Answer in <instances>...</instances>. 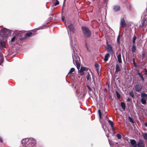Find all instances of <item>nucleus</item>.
Here are the masks:
<instances>
[{"mask_svg": "<svg viewBox=\"0 0 147 147\" xmlns=\"http://www.w3.org/2000/svg\"><path fill=\"white\" fill-rule=\"evenodd\" d=\"M22 143L24 147H34L36 144L35 140L33 138L23 139Z\"/></svg>", "mask_w": 147, "mask_h": 147, "instance_id": "nucleus-1", "label": "nucleus"}, {"mask_svg": "<svg viewBox=\"0 0 147 147\" xmlns=\"http://www.w3.org/2000/svg\"><path fill=\"white\" fill-rule=\"evenodd\" d=\"M82 29L85 38H88L90 36L91 32L89 28L85 26H82Z\"/></svg>", "mask_w": 147, "mask_h": 147, "instance_id": "nucleus-2", "label": "nucleus"}, {"mask_svg": "<svg viewBox=\"0 0 147 147\" xmlns=\"http://www.w3.org/2000/svg\"><path fill=\"white\" fill-rule=\"evenodd\" d=\"M75 63L76 65V67L78 69H79L80 68V58L78 56H76L75 57Z\"/></svg>", "mask_w": 147, "mask_h": 147, "instance_id": "nucleus-3", "label": "nucleus"}, {"mask_svg": "<svg viewBox=\"0 0 147 147\" xmlns=\"http://www.w3.org/2000/svg\"><path fill=\"white\" fill-rule=\"evenodd\" d=\"M34 35H35V34L34 33H33L31 32H28V33L24 35V37H25L24 38H19V39L20 40H21L24 39H25L27 37H30L32 36H34Z\"/></svg>", "mask_w": 147, "mask_h": 147, "instance_id": "nucleus-4", "label": "nucleus"}, {"mask_svg": "<svg viewBox=\"0 0 147 147\" xmlns=\"http://www.w3.org/2000/svg\"><path fill=\"white\" fill-rule=\"evenodd\" d=\"M134 87L135 90L137 92H139L142 90V87L140 84H136L134 85Z\"/></svg>", "mask_w": 147, "mask_h": 147, "instance_id": "nucleus-5", "label": "nucleus"}, {"mask_svg": "<svg viewBox=\"0 0 147 147\" xmlns=\"http://www.w3.org/2000/svg\"><path fill=\"white\" fill-rule=\"evenodd\" d=\"M122 66L121 64H117L116 66V70L115 73H117L118 72L121 71Z\"/></svg>", "mask_w": 147, "mask_h": 147, "instance_id": "nucleus-6", "label": "nucleus"}, {"mask_svg": "<svg viewBox=\"0 0 147 147\" xmlns=\"http://www.w3.org/2000/svg\"><path fill=\"white\" fill-rule=\"evenodd\" d=\"M120 24L121 26V27L123 28H124L126 26V24L124 18H123L121 19Z\"/></svg>", "mask_w": 147, "mask_h": 147, "instance_id": "nucleus-7", "label": "nucleus"}, {"mask_svg": "<svg viewBox=\"0 0 147 147\" xmlns=\"http://www.w3.org/2000/svg\"><path fill=\"white\" fill-rule=\"evenodd\" d=\"M107 50L108 52L110 53L111 54H113V49L111 45H107Z\"/></svg>", "mask_w": 147, "mask_h": 147, "instance_id": "nucleus-8", "label": "nucleus"}, {"mask_svg": "<svg viewBox=\"0 0 147 147\" xmlns=\"http://www.w3.org/2000/svg\"><path fill=\"white\" fill-rule=\"evenodd\" d=\"M138 147H144L143 141L141 140H139L137 144V146Z\"/></svg>", "mask_w": 147, "mask_h": 147, "instance_id": "nucleus-9", "label": "nucleus"}, {"mask_svg": "<svg viewBox=\"0 0 147 147\" xmlns=\"http://www.w3.org/2000/svg\"><path fill=\"white\" fill-rule=\"evenodd\" d=\"M130 142L132 147H137L136 142L135 140H130Z\"/></svg>", "mask_w": 147, "mask_h": 147, "instance_id": "nucleus-10", "label": "nucleus"}, {"mask_svg": "<svg viewBox=\"0 0 147 147\" xmlns=\"http://www.w3.org/2000/svg\"><path fill=\"white\" fill-rule=\"evenodd\" d=\"M113 10L115 11H119L120 10V7L119 5H114L113 7Z\"/></svg>", "mask_w": 147, "mask_h": 147, "instance_id": "nucleus-11", "label": "nucleus"}, {"mask_svg": "<svg viewBox=\"0 0 147 147\" xmlns=\"http://www.w3.org/2000/svg\"><path fill=\"white\" fill-rule=\"evenodd\" d=\"M68 28L70 31L73 32L74 31V27L73 24H70L68 26Z\"/></svg>", "mask_w": 147, "mask_h": 147, "instance_id": "nucleus-12", "label": "nucleus"}, {"mask_svg": "<svg viewBox=\"0 0 147 147\" xmlns=\"http://www.w3.org/2000/svg\"><path fill=\"white\" fill-rule=\"evenodd\" d=\"M136 48L135 44H133L132 47L131 48V51L132 53H136Z\"/></svg>", "mask_w": 147, "mask_h": 147, "instance_id": "nucleus-13", "label": "nucleus"}, {"mask_svg": "<svg viewBox=\"0 0 147 147\" xmlns=\"http://www.w3.org/2000/svg\"><path fill=\"white\" fill-rule=\"evenodd\" d=\"M117 58L119 62V63H121L122 62L121 59V55L120 53L117 56Z\"/></svg>", "mask_w": 147, "mask_h": 147, "instance_id": "nucleus-14", "label": "nucleus"}, {"mask_svg": "<svg viewBox=\"0 0 147 147\" xmlns=\"http://www.w3.org/2000/svg\"><path fill=\"white\" fill-rule=\"evenodd\" d=\"M110 55L109 53H107L105 55V58L104 59V61H107L108 60V58L109 57Z\"/></svg>", "mask_w": 147, "mask_h": 147, "instance_id": "nucleus-15", "label": "nucleus"}, {"mask_svg": "<svg viewBox=\"0 0 147 147\" xmlns=\"http://www.w3.org/2000/svg\"><path fill=\"white\" fill-rule=\"evenodd\" d=\"M142 59H147V53H142Z\"/></svg>", "mask_w": 147, "mask_h": 147, "instance_id": "nucleus-16", "label": "nucleus"}, {"mask_svg": "<svg viewBox=\"0 0 147 147\" xmlns=\"http://www.w3.org/2000/svg\"><path fill=\"white\" fill-rule=\"evenodd\" d=\"M120 105L123 110H125V103L124 102H121Z\"/></svg>", "mask_w": 147, "mask_h": 147, "instance_id": "nucleus-17", "label": "nucleus"}, {"mask_svg": "<svg viewBox=\"0 0 147 147\" xmlns=\"http://www.w3.org/2000/svg\"><path fill=\"white\" fill-rule=\"evenodd\" d=\"M141 96L142 98H147V94L144 92L141 94Z\"/></svg>", "mask_w": 147, "mask_h": 147, "instance_id": "nucleus-18", "label": "nucleus"}, {"mask_svg": "<svg viewBox=\"0 0 147 147\" xmlns=\"http://www.w3.org/2000/svg\"><path fill=\"white\" fill-rule=\"evenodd\" d=\"M141 102L144 105L146 104V100L143 98H141Z\"/></svg>", "mask_w": 147, "mask_h": 147, "instance_id": "nucleus-19", "label": "nucleus"}, {"mask_svg": "<svg viewBox=\"0 0 147 147\" xmlns=\"http://www.w3.org/2000/svg\"><path fill=\"white\" fill-rule=\"evenodd\" d=\"M108 122L110 124V125L111 126V127H113V126H114L113 123L112 121H111L110 120H109Z\"/></svg>", "mask_w": 147, "mask_h": 147, "instance_id": "nucleus-20", "label": "nucleus"}, {"mask_svg": "<svg viewBox=\"0 0 147 147\" xmlns=\"http://www.w3.org/2000/svg\"><path fill=\"white\" fill-rule=\"evenodd\" d=\"M85 67H81L80 69V70L79 69H78L79 72H82L84 71L85 70Z\"/></svg>", "mask_w": 147, "mask_h": 147, "instance_id": "nucleus-21", "label": "nucleus"}, {"mask_svg": "<svg viewBox=\"0 0 147 147\" xmlns=\"http://www.w3.org/2000/svg\"><path fill=\"white\" fill-rule=\"evenodd\" d=\"M136 39V37L135 36V35H134L133 38H132V42L133 44H135V40Z\"/></svg>", "mask_w": 147, "mask_h": 147, "instance_id": "nucleus-22", "label": "nucleus"}, {"mask_svg": "<svg viewBox=\"0 0 147 147\" xmlns=\"http://www.w3.org/2000/svg\"><path fill=\"white\" fill-rule=\"evenodd\" d=\"M75 69L74 68H71L70 70L69 71V72L68 73V75L69 74H70L71 73H72L74 71H75Z\"/></svg>", "mask_w": 147, "mask_h": 147, "instance_id": "nucleus-23", "label": "nucleus"}, {"mask_svg": "<svg viewBox=\"0 0 147 147\" xmlns=\"http://www.w3.org/2000/svg\"><path fill=\"white\" fill-rule=\"evenodd\" d=\"M3 61V58L2 56H0V65L2 63Z\"/></svg>", "mask_w": 147, "mask_h": 147, "instance_id": "nucleus-24", "label": "nucleus"}, {"mask_svg": "<svg viewBox=\"0 0 147 147\" xmlns=\"http://www.w3.org/2000/svg\"><path fill=\"white\" fill-rule=\"evenodd\" d=\"M116 93L117 98L119 99L121 97L120 94L117 91H116Z\"/></svg>", "mask_w": 147, "mask_h": 147, "instance_id": "nucleus-25", "label": "nucleus"}, {"mask_svg": "<svg viewBox=\"0 0 147 147\" xmlns=\"http://www.w3.org/2000/svg\"><path fill=\"white\" fill-rule=\"evenodd\" d=\"M86 77L87 81L89 80L90 79V75L89 73L88 74Z\"/></svg>", "mask_w": 147, "mask_h": 147, "instance_id": "nucleus-26", "label": "nucleus"}, {"mask_svg": "<svg viewBox=\"0 0 147 147\" xmlns=\"http://www.w3.org/2000/svg\"><path fill=\"white\" fill-rule=\"evenodd\" d=\"M142 136L144 139L147 140V133L143 134Z\"/></svg>", "mask_w": 147, "mask_h": 147, "instance_id": "nucleus-27", "label": "nucleus"}, {"mask_svg": "<svg viewBox=\"0 0 147 147\" xmlns=\"http://www.w3.org/2000/svg\"><path fill=\"white\" fill-rule=\"evenodd\" d=\"M129 121L130 122L132 123H134V121L133 119L132 118L129 117Z\"/></svg>", "mask_w": 147, "mask_h": 147, "instance_id": "nucleus-28", "label": "nucleus"}, {"mask_svg": "<svg viewBox=\"0 0 147 147\" xmlns=\"http://www.w3.org/2000/svg\"><path fill=\"white\" fill-rule=\"evenodd\" d=\"M98 113L100 119H102V113L100 110L99 109L98 110Z\"/></svg>", "mask_w": 147, "mask_h": 147, "instance_id": "nucleus-29", "label": "nucleus"}, {"mask_svg": "<svg viewBox=\"0 0 147 147\" xmlns=\"http://www.w3.org/2000/svg\"><path fill=\"white\" fill-rule=\"evenodd\" d=\"M120 35H119L118 36L117 39V43L118 44H120Z\"/></svg>", "mask_w": 147, "mask_h": 147, "instance_id": "nucleus-30", "label": "nucleus"}, {"mask_svg": "<svg viewBox=\"0 0 147 147\" xmlns=\"http://www.w3.org/2000/svg\"><path fill=\"white\" fill-rule=\"evenodd\" d=\"M0 45L1 46L3 47H4L5 46V42H0Z\"/></svg>", "mask_w": 147, "mask_h": 147, "instance_id": "nucleus-31", "label": "nucleus"}, {"mask_svg": "<svg viewBox=\"0 0 147 147\" xmlns=\"http://www.w3.org/2000/svg\"><path fill=\"white\" fill-rule=\"evenodd\" d=\"M133 63L134 66H135V67H138V65L136 64V63L135 62V59L134 58L133 59Z\"/></svg>", "mask_w": 147, "mask_h": 147, "instance_id": "nucleus-32", "label": "nucleus"}, {"mask_svg": "<svg viewBox=\"0 0 147 147\" xmlns=\"http://www.w3.org/2000/svg\"><path fill=\"white\" fill-rule=\"evenodd\" d=\"M130 95L132 97L134 98V95L132 92H131L129 93Z\"/></svg>", "mask_w": 147, "mask_h": 147, "instance_id": "nucleus-33", "label": "nucleus"}, {"mask_svg": "<svg viewBox=\"0 0 147 147\" xmlns=\"http://www.w3.org/2000/svg\"><path fill=\"white\" fill-rule=\"evenodd\" d=\"M116 136L118 139H120L121 138V136L120 134H117Z\"/></svg>", "mask_w": 147, "mask_h": 147, "instance_id": "nucleus-34", "label": "nucleus"}, {"mask_svg": "<svg viewBox=\"0 0 147 147\" xmlns=\"http://www.w3.org/2000/svg\"><path fill=\"white\" fill-rule=\"evenodd\" d=\"M137 71H138V72L137 73V74L140 77H141L142 76H143V75H142V74H141V73H140L139 70H138Z\"/></svg>", "mask_w": 147, "mask_h": 147, "instance_id": "nucleus-35", "label": "nucleus"}, {"mask_svg": "<svg viewBox=\"0 0 147 147\" xmlns=\"http://www.w3.org/2000/svg\"><path fill=\"white\" fill-rule=\"evenodd\" d=\"M59 1L57 0L54 3V5H55L56 6V5H58L59 4Z\"/></svg>", "mask_w": 147, "mask_h": 147, "instance_id": "nucleus-36", "label": "nucleus"}, {"mask_svg": "<svg viewBox=\"0 0 147 147\" xmlns=\"http://www.w3.org/2000/svg\"><path fill=\"white\" fill-rule=\"evenodd\" d=\"M95 67L96 68H99L100 65H99L98 63H96L95 65Z\"/></svg>", "mask_w": 147, "mask_h": 147, "instance_id": "nucleus-37", "label": "nucleus"}, {"mask_svg": "<svg viewBox=\"0 0 147 147\" xmlns=\"http://www.w3.org/2000/svg\"><path fill=\"white\" fill-rule=\"evenodd\" d=\"M87 87L90 91H92V88L89 86L87 85Z\"/></svg>", "mask_w": 147, "mask_h": 147, "instance_id": "nucleus-38", "label": "nucleus"}, {"mask_svg": "<svg viewBox=\"0 0 147 147\" xmlns=\"http://www.w3.org/2000/svg\"><path fill=\"white\" fill-rule=\"evenodd\" d=\"M16 39V37L15 36H14L11 39V42H13Z\"/></svg>", "mask_w": 147, "mask_h": 147, "instance_id": "nucleus-39", "label": "nucleus"}, {"mask_svg": "<svg viewBox=\"0 0 147 147\" xmlns=\"http://www.w3.org/2000/svg\"><path fill=\"white\" fill-rule=\"evenodd\" d=\"M96 69L97 73L98 75H99V68H96Z\"/></svg>", "mask_w": 147, "mask_h": 147, "instance_id": "nucleus-40", "label": "nucleus"}, {"mask_svg": "<svg viewBox=\"0 0 147 147\" xmlns=\"http://www.w3.org/2000/svg\"><path fill=\"white\" fill-rule=\"evenodd\" d=\"M140 78H141V79L142 80V82H144V78L143 77V76H142Z\"/></svg>", "mask_w": 147, "mask_h": 147, "instance_id": "nucleus-41", "label": "nucleus"}, {"mask_svg": "<svg viewBox=\"0 0 147 147\" xmlns=\"http://www.w3.org/2000/svg\"><path fill=\"white\" fill-rule=\"evenodd\" d=\"M103 3H107L108 2V0H103Z\"/></svg>", "mask_w": 147, "mask_h": 147, "instance_id": "nucleus-42", "label": "nucleus"}, {"mask_svg": "<svg viewBox=\"0 0 147 147\" xmlns=\"http://www.w3.org/2000/svg\"><path fill=\"white\" fill-rule=\"evenodd\" d=\"M144 24H145V22L144 21H143L142 22V26L143 27L144 26Z\"/></svg>", "mask_w": 147, "mask_h": 147, "instance_id": "nucleus-43", "label": "nucleus"}, {"mask_svg": "<svg viewBox=\"0 0 147 147\" xmlns=\"http://www.w3.org/2000/svg\"><path fill=\"white\" fill-rule=\"evenodd\" d=\"M62 20L64 22V24H65V20H64V18L63 17L61 18Z\"/></svg>", "mask_w": 147, "mask_h": 147, "instance_id": "nucleus-44", "label": "nucleus"}, {"mask_svg": "<svg viewBox=\"0 0 147 147\" xmlns=\"http://www.w3.org/2000/svg\"><path fill=\"white\" fill-rule=\"evenodd\" d=\"M79 73H80V74L81 76H82L84 74V72H79Z\"/></svg>", "mask_w": 147, "mask_h": 147, "instance_id": "nucleus-45", "label": "nucleus"}, {"mask_svg": "<svg viewBox=\"0 0 147 147\" xmlns=\"http://www.w3.org/2000/svg\"><path fill=\"white\" fill-rule=\"evenodd\" d=\"M89 68L88 67H85V68L84 69L85 70L84 71H87L88 70Z\"/></svg>", "mask_w": 147, "mask_h": 147, "instance_id": "nucleus-46", "label": "nucleus"}, {"mask_svg": "<svg viewBox=\"0 0 147 147\" xmlns=\"http://www.w3.org/2000/svg\"><path fill=\"white\" fill-rule=\"evenodd\" d=\"M23 34V33L21 32H20L18 34V36H21V35H22Z\"/></svg>", "mask_w": 147, "mask_h": 147, "instance_id": "nucleus-47", "label": "nucleus"}, {"mask_svg": "<svg viewBox=\"0 0 147 147\" xmlns=\"http://www.w3.org/2000/svg\"><path fill=\"white\" fill-rule=\"evenodd\" d=\"M3 142V140L0 137V142Z\"/></svg>", "mask_w": 147, "mask_h": 147, "instance_id": "nucleus-48", "label": "nucleus"}, {"mask_svg": "<svg viewBox=\"0 0 147 147\" xmlns=\"http://www.w3.org/2000/svg\"><path fill=\"white\" fill-rule=\"evenodd\" d=\"M127 101L128 102H130L131 101V99L129 98H128L127 99Z\"/></svg>", "mask_w": 147, "mask_h": 147, "instance_id": "nucleus-49", "label": "nucleus"}, {"mask_svg": "<svg viewBox=\"0 0 147 147\" xmlns=\"http://www.w3.org/2000/svg\"><path fill=\"white\" fill-rule=\"evenodd\" d=\"M111 127V129H112V130L113 131H114V126L113 127Z\"/></svg>", "mask_w": 147, "mask_h": 147, "instance_id": "nucleus-50", "label": "nucleus"}, {"mask_svg": "<svg viewBox=\"0 0 147 147\" xmlns=\"http://www.w3.org/2000/svg\"><path fill=\"white\" fill-rule=\"evenodd\" d=\"M1 32H5V30H1Z\"/></svg>", "mask_w": 147, "mask_h": 147, "instance_id": "nucleus-51", "label": "nucleus"}, {"mask_svg": "<svg viewBox=\"0 0 147 147\" xmlns=\"http://www.w3.org/2000/svg\"><path fill=\"white\" fill-rule=\"evenodd\" d=\"M145 126L147 127V122H146L145 123Z\"/></svg>", "mask_w": 147, "mask_h": 147, "instance_id": "nucleus-52", "label": "nucleus"}, {"mask_svg": "<svg viewBox=\"0 0 147 147\" xmlns=\"http://www.w3.org/2000/svg\"><path fill=\"white\" fill-rule=\"evenodd\" d=\"M146 71L145 72V74H147V71H146Z\"/></svg>", "mask_w": 147, "mask_h": 147, "instance_id": "nucleus-53", "label": "nucleus"}]
</instances>
